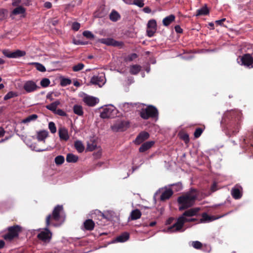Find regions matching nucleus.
<instances>
[{
	"instance_id": "f257e3e1",
	"label": "nucleus",
	"mask_w": 253,
	"mask_h": 253,
	"mask_svg": "<svg viewBox=\"0 0 253 253\" xmlns=\"http://www.w3.org/2000/svg\"><path fill=\"white\" fill-rule=\"evenodd\" d=\"M242 121L241 113L232 111L226 114L221 121V124H225L226 134L229 137L235 135L239 131Z\"/></svg>"
},
{
	"instance_id": "f03ea898",
	"label": "nucleus",
	"mask_w": 253,
	"mask_h": 253,
	"mask_svg": "<svg viewBox=\"0 0 253 253\" xmlns=\"http://www.w3.org/2000/svg\"><path fill=\"white\" fill-rule=\"evenodd\" d=\"M198 196V191L195 189L191 188L188 192L178 197L177 203L179 205V211H182L194 206Z\"/></svg>"
},
{
	"instance_id": "7ed1b4c3",
	"label": "nucleus",
	"mask_w": 253,
	"mask_h": 253,
	"mask_svg": "<svg viewBox=\"0 0 253 253\" xmlns=\"http://www.w3.org/2000/svg\"><path fill=\"white\" fill-rule=\"evenodd\" d=\"M63 207L62 205H57L53 209L52 214H48L45 219V224L47 226L51 225L56 226L57 224L53 222L58 221L60 219V213L63 211Z\"/></svg>"
},
{
	"instance_id": "20e7f679",
	"label": "nucleus",
	"mask_w": 253,
	"mask_h": 253,
	"mask_svg": "<svg viewBox=\"0 0 253 253\" xmlns=\"http://www.w3.org/2000/svg\"><path fill=\"white\" fill-rule=\"evenodd\" d=\"M198 219L195 218H188L183 216H179L174 224L168 228V232L172 233L179 231L182 228L185 222H195Z\"/></svg>"
},
{
	"instance_id": "39448f33",
	"label": "nucleus",
	"mask_w": 253,
	"mask_h": 253,
	"mask_svg": "<svg viewBox=\"0 0 253 253\" xmlns=\"http://www.w3.org/2000/svg\"><path fill=\"white\" fill-rule=\"evenodd\" d=\"M158 114V109L153 105H149L145 108H142L139 113L140 116L144 120L157 118Z\"/></svg>"
},
{
	"instance_id": "423d86ee",
	"label": "nucleus",
	"mask_w": 253,
	"mask_h": 253,
	"mask_svg": "<svg viewBox=\"0 0 253 253\" xmlns=\"http://www.w3.org/2000/svg\"><path fill=\"white\" fill-rule=\"evenodd\" d=\"M8 233L3 235V238L6 240H12L18 237L19 234L22 232V227L18 225H15L7 228Z\"/></svg>"
},
{
	"instance_id": "0eeeda50",
	"label": "nucleus",
	"mask_w": 253,
	"mask_h": 253,
	"mask_svg": "<svg viewBox=\"0 0 253 253\" xmlns=\"http://www.w3.org/2000/svg\"><path fill=\"white\" fill-rule=\"evenodd\" d=\"M49 226H47L44 228L43 230L41 231L37 235V238L39 240L42 241L44 243H49L51 238L52 234L49 229Z\"/></svg>"
},
{
	"instance_id": "6e6552de",
	"label": "nucleus",
	"mask_w": 253,
	"mask_h": 253,
	"mask_svg": "<svg viewBox=\"0 0 253 253\" xmlns=\"http://www.w3.org/2000/svg\"><path fill=\"white\" fill-rule=\"evenodd\" d=\"M3 54L8 57L11 58H16L24 56L26 52L20 50H16L14 52H11L9 49H3L2 51Z\"/></svg>"
},
{
	"instance_id": "1a4fd4ad",
	"label": "nucleus",
	"mask_w": 253,
	"mask_h": 253,
	"mask_svg": "<svg viewBox=\"0 0 253 253\" xmlns=\"http://www.w3.org/2000/svg\"><path fill=\"white\" fill-rule=\"evenodd\" d=\"M33 81H27L24 84L23 88L28 93L34 92L40 88Z\"/></svg>"
},
{
	"instance_id": "9d476101",
	"label": "nucleus",
	"mask_w": 253,
	"mask_h": 253,
	"mask_svg": "<svg viewBox=\"0 0 253 253\" xmlns=\"http://www.w3.org/2000/svg\"><path fill=\"white\" fill-rule=\"evenodd\" d=\"M240 60L241 62V65L250 66L253 64V57L249 53L244 54L240 57ZM238 62L240 63V61H238Z\"/></svg>"
},
{
	"instance_id": "9b49d317",
	"label": "nucleus",
	"mask_w": 253,
	"mask_h": 253,
	"mask_svg": "<svg viewBox=\"0 0 253 253\" xmlns=\"http://www.w3.org/2000/svg\"><path fill=\"white\" fill-rule=\"evenodd\" d=\"M243 188L239 184H236L231 190V195L235 199H240L242 197Z\"/></svg>"
},
{
	"instance_id": "f8f14e48",
	"label": "nucleus",
	"mask_w": 253,
	"mask_h": 253,
	"mask_svg": "<svg viewBox=\"0 0 253 253\" xmlns=\"http://www.w3.org/2000/svg\"><path fill=\"white\" fill-rule=\"evenodd\" d=\"M129 126V123L126 121H121L118 124L112 126V129H116L117 131H123L126 130Z\"/></svg>"
},
{
	"instance_id": "ddd939ff",
	"label": "nucleus",
	"mask_w": 253,
	"mask_h": 253,
	"mask_svg": "<svg viewBox=\"0 0 253 253\" xmlns=\"http://www.w3.org/2000/svg\"><path fill=\"white\" fill-rule=\"evenodd\" d=\"M149 134L146 131H142L139 133L134 140L135 144L139 145L149 137Z\"/></svg>"
},
{
	"instance_id": "4468645a",
	"label": "nucleus",
	"mask_w": 253,
	"mask_h": 253,
	"mask_svg": "<svg viewBox=\"0 0 253 253\" xmlns=\"http://www.w3.org/2000/svg\"><path fill=\"white\" fill-rule=\"evenodd\" d=\"M224 215H222L219 216H210L208 215L206 212H204L202 214V218L200 219V223H204L206 222H210L214 220L217 219L220 217L224 216Z\"/></svg>"
},
{
	"instance_id": "2eb2a0df",
	"label": "nucleus",
	"mask_w": 253,
	"mask_h": 253,
	"mask_svg": "<svg viewBox=\"0 0 253 253\" xmlns=\"http://www.w3.org/2000/svg\"><path fill=\"white\" fill-rule=\"evenodd\" d=\"M83 101L89 106H94L99 102V99L97 98L87 95L84 97Z\"/></svg>"
},
{
	"instance_id": "dca6fc26",
	"label": "nucleus",
	"mask_w": 253,
	"mask_h": 253,
	"mask_svg": "<svg viewBox=\"0 0 253 253\" xmlns=\"http://www.w3.org/2000/svg\"><path fill=\"white\" fill-rule=\"evenodd\" d=\"M200 210V208H194L187 210L182 213L181 216L186 217L197 215Z\"/></svg>"
},
{
	"instance_id": "f3484780",
	"label": "nucleus",
	"mask_w": 253,
	"mask_h": 253,
	"mask_svg": "<svg viewBox=\"0 0 253 253\" xmlns=\"http://www.w3.org/2000/svg\"><path fill=\"white\" fill-rule=\"evenodd\" d=\"M104 76H94L92 77L90 80V83L92 84L98 85L101 86L104 83Z\"/></svg>"
},
{
	"instance_id": "a211bd4d",
	"label": "nucleus",
	"mask_w": 253,
	"mask_h": 253,
	"mask_svg": "<svg viewBox=\"0 0 253 253\" xmlns=\"http://www.w3.org/2000/svg\"><path fill=\"white\" fill-rule=\"evenodd\" d=\"M129 238V234L127 232H124L122 233L121 235L118 236L113 241H112V244L116 243V242H125L128 240Z\"/></svg>"
},
{
	"instance_id": "6ab92c4d",
	"label": "nucleus",
	"mask_w": 253,
	"mask_h": 253,
	"mask_svg": "<svg viewBox=\"0 0 253 253\" xmlns=\"http://www.w3.org/2000/svg\"><path fill=\"white\" fill-rule=\"evenodd\" d=\"M60 139L65 141L69 139L68 130L65 127H60L58 130Z\"/></svg>"
},
{
	"instance_id": "aec40b11",
	"label": "nucleus",
	"mask_w": 253,
	"mask_h": 253,
	"mask_svg": "<svg viewBox=\"0 0 253 253\" xmlns=\"http://www.w3.org/2000/svg\"><path fill=\"white\" fill-rule=\"evenodd\" d=\"M173 192L171 189H167L164 191L161 194L160 200L162 201H165L169 199L173 195Z\"/></svg>"
},
{
	"instance_id": "412c9836",
	"label": "nucleus",
	"mask_w": 253,
	"mask_h": 253,
	"mask_svg": "<svg viewBox=\"0 0 253 253\" xmlns=\"http://www.w3.org/2000/svg\"><path fill=\"white\" fill-rule=\"evenodd\" d=\"M154 144L153 141H147L143 143L139 149V151L141 153L144 152L150 149Z\"/></svg>"
},
{
	"instance_id": "4be33fe9",
	"label": "nucleus",
	"mask_w": 253,
	"mask_h": 253,
	"mask_svg": "<svg viewBox=\"0 0 253 253\" xmlns=\"http://www.w3.org/2000/svg\"><path fill=\"white\" fill-rule=\"evenodd\" d=\"M95 224L94 221L90 219H86L84 222V226L86 230L92 231L94 228Z\"/></svg>"
},
{
	"instance_id": "5701e85b",
	"label": "nucleus",
	"mask_w": 253,
	"mask_h": 253,
	"mask_svg": "<svg viewBox=\"0 0 253 253\" xmlns=\"http://www.w3.org/2000/svg\"><path fill=\"white\" fill-rule=\"evenodd\" d=\"M175 16L173 14H170L163 19V24L165 26H168L175 20Z\"/></svg>"
},
{
	"instance_id": "b1692460",
	"label": "nucleus",
	"mask_w": 253,
	"mask_h": 253,
	"mask_svg": "<svg viewBox=\"0 0 253 253\" xmlns=\"http://www.w3.org/2000/svg\"><path fill=\"white\" fill-rule=\"evenodd\" d=\"M60 104V102L59 100H56L45 106L46 108L51 111H52L53 113L57 110V107L58 105Z\"/></svg>"
},
{
	"instance_id": "393cba45",
	"label": "nucleus",
	"mask_w": 253,
	"mask_h": 253,
	"mask_svg": "<svg viewBox=\"0 0 253 253\" xmlns=\"http://www.w3.org/2000/svg\"><path fill=\"white\" fill-rule=\"evenodd\" d=\"M141 212L139 210L135 209L131 212L130 217L131 220H136L141 217Z\"/></svg>"
},
{
	"instance_id": "a878e982",
	"label": "nucleus",
	"mask_w": 253,
	"mask_h": 253,
	"mask_svg": "<svg viewBox=\"0 0 253 253\" xmlns=\"http://www.w3.org/2000/svg\"><path fill=\"white\" fill-rule=\"evenodd\" d=\"M209 13V10L208 8L207 5H205L201 8L197 10L196 16H199L201 15H206Z\"/></svg>"
},
{
	"instance_id": "bb28decb",
	"label": "nucleus",
	"mask_w": 253,
	"mask_h": 253,
	"mask_svg": "<svg viewBox=\"0 0 253 253\" xmlns=\"http://www.w3.org/2000/svg\"><path fill=\"white\" fill-rule=\"evenodd\" d=\"M47 136L48 132L45 130L40 131L37 133V139L39 141H44Z\"/></svg>"
},
{
	"instance_id": "cd10ccee",
	"label": "nucleus",
	"mask_w": 253,
	"mask_h": 253,
	"mask_svg": "<svg viewBox=\"0 0 253 253\" xmlns=\"http://www.w3.org/2000/svg\"><path fill=\"white\" fill-rule=\"evenodd\" d=\"M78 159V156L72 153H69L66 156V161L68 163H76Z\"/></svg>"
},
{
	"instance_id": "c85d7f7f",
	"label": "nucleus",
	"mask_w": 253,
	"mask_h": 253,
	"mask_svg": "<svg viewBox=\"0 0 253 253\" xmlns=\"http://www.w3.org/2000/svg\"><path fill=\"white\" fill-rule=\"evenodd\" d=\"M141 69V67L139 65H133L130 67L129 72L132 75H137Z\"/></svg>"
},
{
	"instance_id": "c756f323",
	"label": "nucleus",
	"mask_w": 253,
	"mask_h": 253,
	"mask_svg": "<svg viewBox=\"0 0 253 253\" xmlns=\"http://www.w3.org/2000/svg\"><path fill=\"white\" fill-rule=\"evenodd\" d=\"M74 113L78 116H83L84 111L82 106L79 105H75L73 107Z\"/></svg>"
},
{
	"instance_id": "7c9ffc66",
	"label": "nucleus",
	"mask_w": 253,
	"mask_h": 253,
	"mask_svg": "<svg viewBox=\"0 0 253 253\" xmlns=\"http://www.w3.org/2000/svg\"><path fill=\"white\" fill-rule=\"evenodd\" d=\"M25 12L26 9L25 8L22 6H18L12 10V14L14 15H17L20 14H24Z\"/></svg>"
},
{
	"instance_id": "2f4dec72",
	"label": "nucleus",
	"mask_w": 253,
	"mask_h": 253,
	"mask_svg": "<svg viewBox=\"0 0 253 253\" xmlns=\"http://www.w3.org/2000/svg\"><path fill=\"white\" fill-rule=\"evenodd\" d=\"M38 118V116L36 114H32L28 116L25 119L22 121V123L24 124H27L32 121H35Z\"/></svg>"
},
{
	"instance_id": "473e14b6",
	"label": "nucleus",
	"mask_w": 253,
	"mask_h": 253,
	"mask_svg": "<svg viewBox=\"0 0 253 253\" xmlns=\"http://www.w3.org/2000/svg\"><path fill=\"white\" fill-rule=\"evenodd\" d=\"M244 144H243V147L245 148L246 151L251 153L253 155V144L252 143L247 144L245 139H244Z\"/></svg>"
},
{
	"instance_id": "72a5a7b5",
	"label": "nucleus",
	"mask_w": 253,
	"mask_h": 253,
	"mask_svg": "<svg viewBox=\"0 0 253 253\" xmlns=\"http://www.w3.org/2000/svg\"><path fill=\"white\" fill-rule=\"evenodd\" d=\"M74 146L76 149L79 152L82 153L84 149V147L82 142L80 141H76L75 142Z\"/></svg>"
},
{
	"instance_id": "f704fd0d",
	"label": "nucleus",
	"mask_w": 253,
	"mask_h": 253,
	"mask_svg": "<svg viewBox=\"0 0 253 253\" xmlns=\"http://www.w3.org/2000/svg\"><path fill=\"white\" fill-rule=\"evenodd\" d=\"M121 18L120 14L115 10H112V21L117 22Z\"/></svg>"
},
{
	"instance_id": "c9c22d12",
	"label": "nucleus",
	"mask_w": 253,
	"mask_h": 253,
	"mask_svg": "<svg viewBox=\"0 0 253 253\" xmlns=\"http://www.w3.org/2000/svg\"><path fill=\"white\" fill-rule=\"evenodd\" d=\"M111 116V111L108 108H105L100 113V117L103 119L109 118Z\"/></svg>"
},
{
	"instance_id": "e433bc0d",
	"label": "nucleus",
	"mask_w": 253,
	"mask_h": 253,
	"mask_svg": "<svg viewBox=\"0 0 253 253\" xmlns=\"http://www.w3.org/2000/svg\"><path fill=\"white\" fill-rule=\"evenodd\" d=\"M124 43L122 41H117L112 39V46L117 47L119 48H122L123 47Z\"/></svg>"
},
{
	"instance_id": "4c0bfd02",
	"label": "nucleus",
	"mask_w": 253,
	"mask_h": 253,
	"mask_svg": "<svg viewBox=\"0 0 253 253\" xmlns=\"http://www.w3.org/2000/svg\"><path fill=\"white\" fill-rule=\"evenodd\" d=\"M205 129V126L204 127H197L196 128L195 131L194 133V136L195 138H199L203 133V131Z\"/></svg>"
},
{
	"instance_id": "58836bf2",
	"label": "nucleus",
	"mask_w": 253,
	"mask_h": 253,
	"mask_svg": "<svg viewBox=\"0 0 253 253\" xmlns=\"http://www.w3.org/2000/svg\"><path fill=\"white\" fill-rule=\"evenodd\" d=\"M55 163L57 165H62L65 161V159L64 156L62 155H59L55 157Z\"/></svg>"
},
{
	"instance_id": "ea45409f",
	"label": "nucleus",
	"mask_w": 253,
	"mask_h": 253,
	"mask_svg": "<svg viewBox=\"0 0 253 253\" xmlns=\"http://www.w3.org/2000/svg\"><path fill=\"white\" fill-rule=\"evenodd\" d=\"M72 83V81L70 79L68 78H63L60 81V85L62 86H65L70 84Z\"/></svg>"
},
{
	"instance_id": "a19ab883",
	"label": "nucleus",
	"mask_w": 253,
	"mask_h": 253,
	"mask_svg": "<svg viewBox=\"0 0 253 253\" xmlns=\"http://www.w3.org/2000/svg\"><path fill=\"white\" fill-rule=\"evenodd\" d=\"M147 28L149 29H157L156 21L154 19H151L149 20L147 24Z\"/></svg>"
},
{
	"instance_id": "79ce46f5",
	"label": "nucleus",
	"mask_w": 253,
	"mask_h": 253,
	"mask_svg": "<svg viewBox=\"0 0 253 253\" xmlns=\"http://www.w3.org/2000/svg\"><path fill=\"white\" fill-rule=\"evenodd\" d=\"M32 64L35 66V67L38 71L42 72L46 71L45 67L42 64L37 62L33 63Z\"/></svg>"
},
{
	"instance_id": "37998d69",
	"label": "nucleus",
	"mask_w": 253,
	"mask_h": 253,
	"mask_svg": "<svg viewBox=\"0 0 253 253\" xmlns=\"http://www.w3.org/2000/svg\"><path fill=\"white\" fill-rule=\"evenodd\" d=\"M17 95V92L9 91L4 96L3 99L4 100H7L14 97H16Z\"/></svg>"
},
{
	"instance_id": "c03bdc74",
	"label": "nucleus",
	"mask_w": 253,
	"mask_h": 253,
	"mask_svg": "<svg viewBox=\"0 0 253 253\" xmlns=\"http://www.w3.org/2000/svg\"><path fill=\"white\" fill-rule=\"evenodd\" d=\"M97 147L96 144L95 142L91 141L90 143H87V150L89 151H92L94 150Z\"/></svg>"
},
{
	"instance_id": "a18cd8bd",
	"label": "nucleus",
	"mask_w": 253,
	"mask_h": 253,
	"mask_svg": "<svg viewBox=\"0 0 253 253\" xmlns=\"http://www.w3.org/2000/svg\"><path fill=\"white\" fill-rule=\"evenodd\" d=\"M50 83V81L47 78L42 79L40 82L41 85L43 87H47L49 85Z\"/></svg>"
},
{
	"instance_id": "49530a36",
	"label": "nucleus",
	"mask_w": 253,
	"mask_h": 253,
	"mask_svg": "<svg viewBox=\"0 0 253 253\" xmlns=\"http://www.w3.org/2000/svg\"><path fill=\"white\" fill-rule=\"evenodd\" d=\"M84 67V65L83 63H80L73 67V70L74 72H78L83 69Z\"/></svg>"
},
{
	"instance_id": "de8ad7c7",
	"label": "nucleus",
	"mask_w": 253,
	"mask_h": 253,
	"mask_svg": "<svg viewBox=\"0 0 253 253\" xmlns=\"http://www.w3.org/2000/svg\"><path fill=\"white\" fill-rule=\"evenodd\" d=\"M48 128L52 133H54L56 132V127L53 122H50L49 123Z\"/></svg>"
},
{
	"instance_id": "09e8293b",
	"label": "nucleus",
	"mask_w": 253,
	"mask_h": 253,
	"mask_svg": "<svg viewBox=\"0 0 253 253\" xmlns=\"http://www.w3.org/2000/svg\"><path fill=\"white\" fill-rule=\"evenodd\" d=\"M83 35L84 37L89 39H92L94 38L93 34L90 31H85L83 32Z\"/></svg>"
},
{
	"instance_id": "8fccbe9b",
	"label": "nucleus",
	"mask_w": 253,
	"mask_h": 253,
	"mask_svg": "<svg viewBox=\"0 0 253 253\" xmlns=\"http://www.w3.org/2000/svg\"><path fill=\"white\" fill-rule=\"evenodd\" d=\"M99 42L107 45H111V38L101 39L99 40Z\"/></svg>"
},
{
	"instance_id": "3c124183",
	"label": "nucleus",
	"mask_w": 253,
	"mask_h": 253,
	"mask_svg": "<svg viewBox=\"0 0 253 253\" xmlns=\"http://www.w3.org/2000/svg\"><path fill=\"white\" fill-rule=\"evenodd\" d=\"M192 246L196 249H200L202 247V244L198 241L192 242Z\"/></svg>"
},
{
	"instance_id": "603ef678",
	"label": "nucleus",
	"mask_w": 253,
	"mask_h": 253,
	"mask_svg": "<svg viewBox=\"0 0 253 253\" xmlns=\"http://www.w3.org/2000/svg\"><path fill=\"white\" fill-rule=\"evenodd\" d=\"M54 113L62 117H66L67 115L66 113L61 109H57Z\"/></svg>"
},
{
	"instance_id": "864d4df0",
	"label": "nucleus",
	"mask_w": 253,
	"mask_h": 253,
	"mask_svg": "<svg viewBox=\"0 0 253 253\" xmlns=\"http://www.w3.org/2000/svg\"><path fill=\"white\" fill-rule=\"evenodd\" d=\"M132 4L138 6L139 7H143L144 3L143 0H134Z\"/></svg>"
},
{
	"instance_id": "5fc2aeb1",
	"label": "nucleus",
	"mask_w": 253,
	"mask_h": 253,
	"mask_svg": "<svg viewBox=\"0 0 253 253\" xmlns=\"http://www.w3.org/2000/svg\"><path fill=\"white\" fill-rule=\"evenodd\" d=\"M156 30L157 29H149L147 28V33L148 36L149 37H153L156 31Z\"/></svg>"
},
{
	"instance_id": "6e6d98bb",
	"label": "nucleus",
	"mask_w": 253,
	"mask_h": 253,
	"mask_svg": "<svg viewBox=\"0 0 253 253\" xmlns=\"http://www.w3.org/2000/svg\"><path fill=\"white\" fill-rule=\"evenodd\" d=\"M80 28V24L78 22H74L72 25V28L75 31H77Z\"/></svg>"
},
{
	"instance_id": "4d7b16f0",
	"label": "nucleus",
	"mask_w": 253,
	"mask_h": 253,
	"mask_svg": "<svg viewBox=\"0 0 253 253\" xmlns=\"http://www.w3.org/2000/svg\"><path fill=\"white\" fill-rule=\"evenodd\" d=\"M95 214H97L98 216V219L102 220V219H107V217L105 216L104 213H102L99 211H96Z\"/></svg>"
},
{
	"instance_id": "13d9d810",
	"label": "nucleus",
	"mask_w": 253,
	"mask_h": 253,
	"mask_svg": "<svg viewBox=\"0 0 253 253\" xmlns=\"http://www.w3.org/2000/svg\"><path fill=\"white\" fill-rule=\"evenodd\" d=\"M112 118H114L116 117H119V115H117V110L116 109L115 107L112 105Z\"/></svg>"
},
{
	"instance_id": "bf43d9fd",
	"label": "nucleus",
	"mask_w": 253,
	"mask_h": 253,
	"mask_svg": "<svg viewBox=\"0 0 253 253\" xmlns=\"http://www.w3.org/2000/svg\"><path fill=\"white\" fill-rule=\"evenodd\" d=\"M137 57V55L136 53H131L127 56V60L129 61H132Z\"/></svg>"
},
{
	"instance_id": "052dcab7",
	"label": "nucleus",
	"mask_w": 253,
	"mask_h": 253,
	"mask_svg": "<svg viewBox=\"0 0 253 253\" xmlns=\"http://www.w3.org/2000/svg\"><path fill=\"white\" fill-rule=\"evenodd\" d=\"M174 29L177 33L181 34L183 33V30L179 25H176L174 27Z\"/></svg>"
},
{
	"instance_id": "680f3d73",
	"label": "nucleus",
	"mask_w": 253,
	"mask_h": 253,
	"mask_svg": "<svg viewBox=\"0 0 253 253\" xmlns=\"http://www.w3.org/2000/svg\"><path fill=\"white\" fill-rule=\"evenodd\" d=\"M182 139L185 141V142L188 143L189 141V135L187 134H184L182 136Z\"/></svg>"
},
{
	"instance_id": "e2e57ef3",
	"label": "nucleus",
	"mask_w": 253,
	"mask_h": 253,
	"mask_svg": "<svg viewBox=\"0 0 253 253\" xmlns=\"http://www.w3.org/2000/svg\"><path fill=\"white\" fill-rule=\"evenodd\" d=\"M21 0H12V5L13 6H19V4L21 3Z\"/></svg>"
},
{
	"instance_id": "0e129e2a",
	"label": "nucleus",
	"mask_w": 253,
	"mask_h": 253,
	"mask_svg": "<svg viewBox=\"0 0 253 253\" xmlns=\"http://www.w3.org/2000/svg\"><path fill=\"white\" fill-rule=\"evenodd\" d=\"M173 186H176L177 187L176 189L177 191L181 190L182 188V184L181 183H177L176 184H173Z\"/></svg>"
},
{
	"instance_id": "69168bd1",
	"label": "nucleus",
	"mask_w": 253,
	"mask_h": 253,
	"mask_svg": "<svg viewBox=\"0 0 253 253\" xmlns=\"http://www.w3.org/2000/svg\"><path fill=\"white\" fill-rule=\"evenodd\" d=\"M4 10L3 9H0V21L4 19Z\"/></svg>"
},
{
	"instance_id": "338daca9",
	"label": "nucleus",
	"mask_w": 253,
	"mask_h": 253,
	"mask_svg": "<svg viewBox=\"0 0 253 253\" xmlns=\"http://www.w3.org/2000/svg\"><path fill=\"white\" fill-rule=\"evenodd\" d=\"M174 220H175V218L174 217H170L167 219V220L166 221V224L167 225L171 224Z\"/></svg>"
},
{
	"instance_id": "774afa93",
	"label": "nucleus",
	"mask_w": 253,
	"mask_h": 253,
	"mask_svg": "<svg viewBox=\"0 0 253 253\" xmlns=\"http://www.w3.org/2000/svg\"><path fill=\"white\" fill-rule=\"evenodd\" d=\"M225 20H226L225 18H222L220 20H216L215 21V23L218 25L222 26L223 25V22H224Z\"/></svg>"
}]
</instances>
